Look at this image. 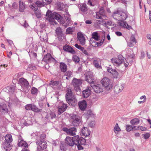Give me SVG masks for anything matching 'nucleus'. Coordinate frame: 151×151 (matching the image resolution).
Instances as JSON below:
<instances>
[{
    "label": "nucleus",
    "mask_w": 151,
    "mask_h": 151,
    "mask_svg": "<svg viewBox=\"0 0 151 151\" xmlns=\"http://www.w3.org/2000/svg\"><path fill=\"white\" fill-rule=\"evenodd\" d=\"M46 18L50 24L54 25L57 24L55 19L57 20L61 24H63L64 23V20L62 17L56 13H52V12L49 10L47 12L46 15Z\"/></svg>",
    "instance_id": "1"
},
{
    "label": "nucleus",
    "mask_w": 151,
    "mask_h": 151,
    "mask_svg": "<svg viewBox=\"0 0 151 151\" xmlns=\"http://www.w3.org/2000/svg\"><path fill=\"white\" fill-rule=\"evenodd\" d=\"M19 83L22 87L21 90L23 92H28L30 88L28 81L24 78H21L19 80Z\"/></svg>",
    "instance_id": "2"
},
{
    "label": "nucleus",
    "mask_w": 151,
    "mask_h": 151,
    "mask_svg": "<svg viewBox=\"0 0 151 151\" xmlns=\"http://www.w3.org/2000/svg\"><path fill=\"white\" fill-rule=\"evenodd\" d=\"M70 116L72 122L71 126H78L81 124V119L80 117L74 114H70Z\"/></svg>",
    "instance_id": "3"
},
{
    "label": "nucleus",
    "mask_w": 151,
    "mask_h": 151,
    "mask_svg": "<svg viewBox=\"0 0 151 151\" xmlns=\"http://www.w3.org/2000/svg\"><path fill=\"white\" fill-rule=\"evenodd\" d=\"M101 83L106 90L109 91L113 87L112 82L107 78L105 77L103 78L101 80Z\"/></svg>",
    "instance_id": "4"
},
{
    "label": "nucleus",
    "mask_w": 151,
    "mask_h": 151,
    "mask_svg": "<svg viewBox=\"0 0 151 151\" xmlns=\"http://www.w3.org/2000/svg\"><path fill=\"white\" fill-rule=\"evenodd\" d=\"M96 18L97 19H99L100 20H107L108 19V17L105 14V12L103 7H101L100 9L99 12L96 13Z\"/></svg>",
    "instance_id": "5"
},
{
    "label": "nucleus",
    "mask_w": 151,
    "mask_h": 151,
    "mask_svg": "<svg viewBox=\"0 0 151 151\" xmlns=\"http://www.w3.org/2000/svg\"><path fill=\"white\" fill-rule=\"evenodd\" d=\"M125 59L122 55H119L118 58H113L111 60L112 63L116 66H119L124 62Z\"/></svg>",
    "instance_id": "6"
},
{
    "label": "nucleus",
    "mask_w": 151,
    "mask_h": 151,
    "mask_svg": "<svg viewBox=\"0 0 151 151\" xmlns=\"http://www.w3.org/2000/svg\"><path fill=\"white\" fill-rule=\"evenodd\" d=\"M71 84L74 86V89L75 91H80V86L82 84L81 80L74 78L72 80Z\"/></svg>",
    "instance_id": "7"
},
{
    "label": "nucleus",
    "mask_w": 151,
    "mask_h": 151,
    "mask_svg": "<svg viewBox=\"0 0 151 151\" xmlns=\"http://www.w3.org/2000/svg\"><path fill=\"white\" fill-rule=\"evenodd\" d=\"M77 139L78 137L76 136L72 137H67L65 139V142L69 145L73 146L75 145L76 141L78 140Z\"/></svg>",
    "instance_id": "8"
},
{
    "label": "nucleus",
    "mask_w": 151,
    "mask_h": 151,
    "mask_svg": "<svg viewBox=\"0 0 151 151\" xmlns=\"http://www.w3.org/2000/svg\"><path fill=\"white\" fill-rule=\"evenodd\" d=\"M36 144L40 147H37V151H41L43 149H45L47 147V142L43 140H38L36 141Z\"/></svg>",
    "instance_id": "9"
},
{
    "label": "nucleus",
    "mask_w": 151,
    "mask_h": 151,
    "mask_svg": "<svg viewBox=\"0 0 151 151\" xmlns=\"http://www.w3.org/2000/svg\"><path fill=\"white\" fill-rule=\"evenodd\" d=\"M43 61L47 63H55L56 60L52 57L50 53H47L45 55L43 58Z\"/></svg>",
    "instance_id": "10"
},
{
    "label": "nucleus",
    "mask_w": 151,
    "mask_h": 151,
    "mask_svg": "<svg viewBox=\"0 0 151 151\" xmlns=\"http://www.w3.org/2000/svg\"><path fill=\"white\" fill-rule=\"evenodd\" d=\"M91 86L93 89L94 91L96 93H100L103 91V88L100 84H93L91 85Z\"/></svg>",
    "instance_id": "11"
},
{
    "label": "nucleus",
    "mask_w": 151,
    "mask_h": 151,
    "mask_svg": "<svg viewBox=\"0 0 151 151\" xmlns=\"http://www.w3.org/2000/svg\"><path fill=\"white\" fill-rule=\"evenodd\" d=\"M66 99L68 104L70 105L74 106L77 104V100L75 96H72L70 98Z\"/></svg>",
    "instance_id": "12"
},
{
    "label": "nucleus",
    "mask_w": 151,
    "mask_h": 151,
    "mask_svg": "<svg viewBox=\"0 0 151 151\" xmlns=\"http://www.w3.org/2000/svg\"><path fill=\"white\" fill-rule=\"evenodd\" d=\"M124 84L123 83H119L116 84L114 87V91L116 93L120 92L124 88Z\"/></svg>",
    "instance_id": "13"
},
{
    "label": "nucleus",
    "mask_w": 151,
    "mask_h": 151,
    "mask_svg": "<svg viewBox=\"0 0 151 151\" xmlns=\"http://www.w3.org/2000/svg\"><path fill=\"white\" fill-rule=\"evenodd\" d=\"M67 105L61 102L58 107V114H60L64 112L67 109Z\"/></svg>",
    "instance_id": "14"
},
{
    "label": "nucleus",
    "mask_w": 151,
    "mask_h": 151,
    "mask_svg": "<svg viewBox=\"0 0 151 151\" xmlns=\"http://www.w3.org/2000/svg\"><path fill=\"white\" fill-rule=\"evenodd\" d=\"M77 37L78 40L79 41L80 44L82 45H85L86 39L83 34L81 32H78L77 34Z\"/></svg>",
    "instance_id": "15"
},
{
    "label": "nucleus",
    "mask_w": 151,
    "mask_h": 151,
    "mask_svg": "<svg viewBox=\"0 0 151 151\" xmlns=\"http://www.w3.org/2000/svg\"><path fill=\"white\" fill-rule=\"evenodd\" d=\"M128 13L127 12H124L123 11L120 10L119 20V21H124L128 17Z\"/></svg>",
    "instance_id": "16"
},
{
    "label": "nucleus",
    "mask_w": 151,
    "mask_h": 151,
    "mask_svg": "<svg viewBox=\"0 0 151 151\" xmlns=\"http://www.w3.org/2000/svg\"><path fill=\"white\" fill-rule=\"evenodd\" d=\"M128 45L130 47H133L136 43L135 39L134 36L132 35L130 37L129 40L127 41Z\"/></svg>",
    "instance_id": "17"
},
{
    "label": "nucleus",
    "mask_w": 151,
    "mask_h": 151,
    "mask_svg": "<svg viewBox=\"0 0 151 151\" xmlns=\"http://www.w3.org/2000/svg\"><path fill=\"white\" fill-rule=\"evenodd\" d=\"M93 63L95 67L97 68H101V59L99 58L95 59L93 61Z\"/></svg>",
    "instance_id": "18"
},
{
    "label": "nucleus",
    "mask_w": 151,
    "mask_h": 151,
    "mask_svg": "<svg viewBox=\"0 0 151 151\" xmlns=\"http://www.w3.org/2000/svg\"><path fill=\"white\" fill-rule=\"evenodd\" d=\"M105 19L98 20H97L96 21L100 24H103L105 25H107L110 26H111L113 24V25H114L113 24V22L111 21H108L106 22H105Z\"/></svg>",
    "instance_id": "19"
},
{
    "label": "nucleus",
    "mask_w": 151,
    "mask_h": 151,
    "mask_svg": "<svg viewBox=\"0 0 151 151\" xmlns=\"http://www.w3.org/2000/svg\"><path fill=\"white\" fill-rule=\"evenodd\" d=\"M90 131L88 128L83 127L81 130V133L85 137H88L90 134Z\"/></svg>",
    "instance_id": "20"
},
{
    "label": "nucleus",
    "mask_w": 151,
    "mask_h": 151,
    "mask_svg": "<svg viewBox=\"0 0 151 151\" xmlns=\"http://www.w3.org/2000/svg\"><path fill=\"white\" fill-rule=\"evenodd\" d=\"M82 96L84 98H87L91 94V89L89 87H87L86 89L82 92Z\"/></svg>",
    "instance_id": "21"
},
{
    "label": "nucleus",
    "mask_w": 151,
    "mask_h": 151,
    "mask_svg": "<svg viewBox=\"0 0 151 151\" xmlns=\"http://www.w3.org/2000/svg\"><path fill=\"white\" fill-rule=\"evenodd\" d=\"M63 49L66 51L72 54H74L75 51L71 47L68 45H65L63 47Z\"/></svg>",
    "instance_id": "22"
},
{
    "label": "nucleus",
    "mask_w": 151,
    "mask_h": 151,
    "mask_svg": "<svg viewBox=\"0 0 151 151\" xmlns=\"http://www.w3.org/2000/svg\"><path fill=\"white\" fill-rule=\"evenodd\" d=\"M78 105L80 109L83 111L86 108L87 104L86 101L85 100H83L79 102Z\"/></svg>",
    "instance_id": "23"
},
{
    "label": "nucleus",
    "mask_w": 151,
    "mask_h": 151,
    "mask_svg": "<svg viewBox=\"0 0 151 151\" xmlns=\"http://www.w3.org/2000/svg\"><path fill=\"white\" fill-rule=\"evenodd\" d=\"M76 129L75 128L72 127L68 129H67L66 132L68 134L70 135L74 136L76 135Z\"/></svg>",
    "instance_id": "24"
},
{
    "label": "nucleus",
    "mask_w": 151,
    "mask_h": 151,
    "mask_svg": "<svg viewBox=\"0 0 151 151\" xmlns=\"http://www.w3.org/2000/svg\"><path fill=\"white\" fill-rule=\"evenodd\" d=\"M3 147L4 150L6 151H9L12 148V145L11 143L4 142Z\"/></svg>",
    "instance_id": "25"
},
{
    "label": "nucleus",
    "mask_w": 151,
    "mask_h": 151,
    "mask_svg": "<svg viewBox=\"0 0 151 151\" xmlns=\"http://www.w3.org/2000/svg\"><path fill=\"white\" fill-rule=\"evenodd\" d=\"M104 41V39H103V40H101V41L99 43V42H96L94 41H93L91 40V39L90 40V43H91V45L93 46L94 47H96L98 46L101 45H102Z\"/></svg>",
    "instance_id": "26"
},
{
    "label": "nucleus",
    "mask_w": 151,
    "mask_h": 151,
    "mask_svg": "<svg viewBox=\"0 0 151 151\" xmlns=\"http://www.w3.org/2000/svg\"><path fill=\"white\" fill-rule=\"evenodd\" d=\"M59 67L61 71L62 72L65 73L67 70V65L64 63H60Z\"/></svg>",
    "instance_id": "27"
},
{
    "label": "nucleus",
    "mask_w": 151,
    "mask_h": 151,
    "mask_svg": "<svg viewBox=\"0 0 151 151\" xmlns=\"http://www.w3.org/2000/svg\"><path fill=\"white\" fill-rule=\"evenodd\" d=\"M5 142L6 143H11L13 141L12 136L9 134H7L5 136Z\"/></svg>",
    "instance_id": "28"
},
{
    "label": "nucleus",
    "mask_w": 151,
    "mask_h": 151,
    "mask_svg": "<svg viewBox=\"0 0 151 151\" xmlns=\"http://www.w3.org/2000/svg\"><path fill=\"white\" fill-rule=\"evenodd\" d=\"M120 10H117L115 11L113 13L112 17L115 19L119 20Z\"/></svg>",
    "instance_id": "29"
},
{
    "label": "nucleus",
    "mask_w": 151,
    "mask_h": 151,
    "mask_svg": "<svg viewBox=\"0 0 151 151\" xmlns=\"http://www.w3.org/2000/svg\"><path fill=\"white\" fill-rule=\"evenodd\" d=\"M18 145L19 147L27 148L28 147V144L25 141L20 140L18 143Z\"/></svg>",
    "instance_id": "30"
},
{
    "label": "nucleus",
    "mask_w": 151,
    "mask_h": 151,
    "mask_svg": "<svg viewBox=\"0 0 151 151\" xmlns=\"http://www.w3.org/2000/svg\"><path fill=\"white\" fill-rule=\"evenodd\" d=\"M93 78L92 75H88L87 76L86 78V80L88 83L91 85L93 84Z\"/></svg>",
    "instance_id": "31"
},
{
    "label": "nucleus",
    "mask_w": 151,
    "mask_h": 151,
    "mask_svg": "<svg viewBox=\"0 0 151 151\" xmlns=\"http://www.w3.org/2000/svg\"><path fill=\"white\" fill-rule=\"evenodd\" d=\"M78 137V140L76 142H79V144L83 145H85L86 144V140L83 137H79L78 135L76 136Z\"/></svg>",
    "instance_id": "32"
},
{
    "label": "nucleus",
    "mask_w": 151,
    "mask_h": 151,
    "mask_svg": "<svg viewBox=\"0 0 151 151\" xmlns=\"http://www.w3.org/2000/svg\"><path fill=\"white\" fill-rule=\"evenodd\" d=\"M0 111L4 113L8 112V109L7 108V106L6 104L0 105Z\"/></svg>",
    "instance_id": "33"
},
{
    "label": "nucleus",
    "mask_w": 151,
    "mask_h": 151,
    "mask_svg": "<svg viewBox=\"0 0 151 151\" xmlns=\"http://www.w3.org/2000/svg\"><path fill=\"white\" fill-rule=\"evenodd\" d=\"M19 10L21 12H23L24 11L25 6L24 3L22 1H19Z\"/></svg>",
    "instance_id": "34"
},
{
    "label": "nucleus",
    "mask_w": 151,
    "mask_h": 151,
    "mask_svg": "<svg viewBox=\"0 0 151 151\" xmlns=\"http://www.w3.org/2000/svg\"><path fill=\"white\" fill-rule=\"evenodd\" d=\"M31 110L35 112H40L42 110V109H40L34 104H32Z\"/></svg>",
    "instance_id": "35"
},
{
    "label": "nucleus",
    "mask_w": 151,
    "mask_h": 151,
    "mask_svg": "<svg viewBox=\"0 0 151 151\" xmlns=\"http://www.w3.org/2000/svg\"><path fill=\"white\" fill-rule=\"evenodd\" d=\"M67 92L65 96L66 99L70 98L72 96H74V95H72V91L71 89H68Z\"/></svg>",
    "instance_id": "36"
},
{
    "label": "nucleus",
    "mask_w": 151,
    "mask_h": 151,
    "mask_svg": "<svg viewBox=\"0 0 151 151\" xmlns=\"http://www.w3.org/2000/svg\"><path fill=\"white\" fill-rule=\"evenodd\" d=\"M139 122V119L138 118H135L130 121L131 124L133 125L138 124Z\"/></svg>",
    "instance_id": "37"
},
{
    "label": "nucleus",
    "mask_w": 151,
    "mask_h": 151,
    "mask_svg": "<svg viewBox=\"0 0 151 151\" xmlns=\"http://www.w3.org/2000/svg\"><path fill=\"white\" fill-rule=\"evenodd\" d=\"M114 131L116 134H117L119 132L121 131V129L119 126L118 123H116L114 128Z\"/></svg>",
    "instance_id": "38"
},
{
    "label": "nucleus",
    "mask_w": 151,
    "mask_h": 151,
    "mask_svg": "<svg viewBox=\"0 0 151 151\" xmlns=\"http://www.w3.org/2000/svg\"><path fill=\"white\" fill-rule=\"evenodd\" d=\"M56 34L58 35L61 36L63 37V34L61 29L60 27H57L55 30Z\"/></svg>",
    "instance_id": "39"
},
{
    "label": "nucleus",
    "mask_w": 151,
    "mask_h": 151,
    "mask_svg": "<svg viewBox=\"0 0 151 151\" xmlns=\"http://www.w3.org/2000/svg\"><path fill=\"white\" fill-rule=\"evenodd\" d=\"M118 24L120 26L125 28L127 27V23L126 22H124V21H120L118 22Z\"/></svg>",
    "instance_id": "40"
},
{
    "label": "nucleus",
    "mask_w": 151,
    "mask_h": 151,
    "mask_svg": "<svg viewBox=\"0 0 151 151\" xmlns=\"http://www.w3.org/2000/svg\"><path fill=\"white\" fill-rule=\"evenodd\" d=\"M97 32H93L92 34V38L98 41L99 39V37L98 36Z\"/></svg>",
    "instance_id": "41"
},
{
    "label": "nucleus",
    "mask_w": 151,
    "mask_h": 151,
    "mask_svg": "<svg viewBox=\"0 0 151 151\" xmlns=\"http://www.w3.org/2000/svg\"><path fill=\"white\" fill-rule=\"evenodd\" d=\"M74 30V29L73 28L71 27H69L68 28L66 29V34H71Z\"/></svg>",
    "instance_id": "42"
},
{
    "label": "nucleus",
    "mask_w": 151,
    "mask_h": 151,
    "mask_svg": "<svg viewBox=\"0 0 151 151\" xmlns=\"http://www.w3.org/2000/svg\"><path fill=\"white\" fill-rule=\"evenodd\" d=\"M72 59L73 61L76 63H78L80 61L79 58L77 55H73L72 58Z\"/></svg>",
    "instance_id": "43"
},
{
    "label": "nucleus",
    "mask_w": 151,
    "mask_h": 151,
    "mask_svg": "<svg viewBox=\"0 0 151 151\" xmlns=\"http://www.w3.org/2000/svg\"><path fill=\"white\" fill-rule=\"evenodd\" d=\"M59 83V82L58 81H52L50 82V84L53 86H56L58 85Z\"/></svg>",
    "instance_id": "44"
},
{
    "label": "nucleus",
    "mask_w": 151,
    "mask_h": 151,
    "mask_svg": "<svg viewBox=\"0 0 151 151\" xmlns=\"http://www.w3.org/2000/svg\"><path fill=\"white\" fill-rule=\"evenodd\" d=\"M81 10L83 12H86L87 10L86 4H83L82 5L81 8Z\"/></svg>",
    "instance_id": "45"
},
{
    "label": "nucleus",
    "mask_w": 151,
    "mask_h": 151,
    "mask_svg": "<svg viewBox=\"0 0 151 151\" xmlns=\"http://www.w3.org/2000/svg\"><path fill=\"white\" fill-rule=\"evenodd\" d=\"M81 51L83 53L87 56H89L90 55V53L84 47L83 48V49L81 50Z\"/></svg>",
    "instance_id": "46"
},
{
    "label": "nucleus",
    "mask_w": 151,
    "mask_h": 151,
    "mask_svg": "<svg viewBox=\"0 0 151 151\" xmlns=\"http://www.w3.org/2000/svg\"><path fill=\"white\" fill-rule=\"evenodd\" d=\"M133 129L132 126L130 125H127L126 126V130L128 132H129Z\"/></svg>",
    "instance_id": "47"
},
{
    "label": "nucleus",
    "mask_w": 151,
    "mask_h": 151,
    "mask_svg": "<svg viewBox=\"0 0 151 151\" xmlns=\"http://www.w3.org/2000/svg\"><path fill=\"white\" fill-rule=\"evenodd\" d=\"M143 137L145 139H148L150 137V134L149 133L142 134Z\"/></svg>",
    "instance_id": "48"
},
{
    "label": "nucleus",
    "mask_w": 151,
    "mask_h": 151,
    "mask_svg": "<svg viewBox=\"0 0 151 151\" xmlns=\"http://www.w3.org/2000/svg\"><path fill=\"white\" fill-rule=\"evenodd\" d=\"M52 0H42L44 5H47L50 4L52 1Z\"/></svg>",
    "instance_id": "49"
},
{
    "label": "nucleus",
    "mask_w": 151,
    "mask_h": 151,
    "mask_svg": "<svg viewBox=\"0 0 151 151\" xmlns=\"http://www.w3.org/2000/svg\"><path fill=\"white\" fill-rule=\"evenodd\" d=\"M37 88L33 87L31 90V92L32 94H35L37 93Z\"/></svg>",
    "instance_id": "50"
},
{
    "label": "nucleus",
    "mask_w": 151,
    "mask_h": 151,
    "mask_svg": "<svg viewBox=\"0 0 151 151\" xmlns=\"http://www.w3.org/2000/svg\"><path fill=\"white\" fill-rule=\"evenodd\" d=\"M36 4L39 7H41L44 6V4L43 2H41L40 1H37L36 2Z\"/></svg>",
    "instance_id": "51"
},
{
    "label": "nucleus",
    "mask_w": 151,
    "mask_h": 151,
    "mask_svg": "<svg viewBox=\"0 0 151 151\" xmlns=\"http://www.w3.org/2000/svg\"><path fill=\"white\" fill-rule=\"evenodd\" d=\"M75 145H77L78 150H81L83 149V147L81 146L82 145L80 144L79 142H76Z\"/></svg>",
    "instance_id": "52"
},
{
    "label": "nucleus",
    "mask_w": 151,
    "mask_h": 151,
    "mask_svg": "<svg viewBox=\"0 0 151 151\" xmlns=\"http://www.w3.org/2000/svg\"><path fill=\"white\" fill-rule=\"evenodd\" d=\"M36 69L35 67H33L31 65H29L27 69V70L29 71H31L32 70H34Z\"/></svg>",
    "instance_id": "53"
},
{
    "label": "nucleus",
    "mask_w": 151,
    "mask_h": 151,
    "mask_svg": "<svg viewBox=\"0 0 151 151\" xmlns=\"http://www.w3.org/2000/svg\"><path fill=\"white\" fill-rule=\"evenodd\" d=\"M65 75L68 77H70L72 75V73L70 71H68L65 73Z\"/></svg>",
    "instance_id": "54"
},
{
    "label": "nucleus",
    "mask_w": 151,
    "mask_h": 151,
    "mask_svg": "<svg viewBox=\"0 0 151 151\" xmlns=\"http://www.w3.org/2000/svg\"><path fill=\"white\" fill-rule=\"evenodd\" d=\"M137 130H141L142 131H145L147 129L146 128L142 126H139L137 127Z\"/></svg>",
    "instance_id": "55"
},
{
    "label": "nucleus",
    "mask_w": 151,
    "mask_h": 151,
    "mask_svg": "<svg viewBox=\"0 0 151 151\" xmlns=\"http://www.w3.org/2000/svg\"><path fill=\"white\" fill-rule=\"evenodd\" d=\"M32 104H28L26 105L25 107L27 110H30L31 109Z\"/></svg>",
    "instance_id": "56"
},
{
    "label": "nucleus",
    "mask_w": 151,
    "mask_h": 151,
    "mask_svg": "<svg viewBox=\"0 0 151 151\" xmlns=\"http://www.w3.org/2000/svg\"><path fill=\"white\" fill-rule=\"evenodd\" d=\"M50 116L51 119L55 118L56 117V115L55 114L52 112H50Z\"/></svg>",
    "instance_id": "57"
},
{
    "label": "nucleus",
    "mask_w": 151,
    "mask_h": 151,
    "mask_svg": "<svg viewBox=\"0 0 151 151\" xmlns=\"http://www.w3.org/2000/svg\"><path fill=\"white\" fill-rule=\"evenodd\" d=\"M75 46L76 48H77L78 49L80 50L81 51V50L82 49H83V47H82L81 46L78 45V44H75Z\"/></svg>",
    "instance_id": "58"
},
{
    "label": "nucleus",
    "mask_w": 151,
    "mask_h": 151,
    "mask_svg": "<svg viewBox=\"0 0 151 151\" xmlns=\"http://www.w3.org/2000/svg\"><path fill=\"white\" fill-rule=\"evenodd\" d=\"M98 97L96 96H95L92 97L91 100L92 101L94 102L98 100Z\"/></svg>",
    "instance_id": "59"
},
{
    "label": "nucleus",
    "mask_w": 151,
    "mask_h": 151,
    "mask_svg": "<svg viewBox=\"0 0 151 151\" xmlns=\"http://www.w3.org/2000/svg\"><path fill=\"white\" fill-rule=\"evenodd\" d=\"M89 126L91 127H94L95 125V122L94 121H92L89 124Z\"/></svg>",
    "instance_id": "60"
},
{
    "label": "nucleus",
    "mask_w": 151,
    "mask_h": 151,
    "mask_svg": "<svg viewBox=\"0 0 151 151\" xmlns=\"http://www.w3.org/2000/svg\"><path fill=\"white\" fill-rule=\"evenodd\" d=\"M147 37L148 39L150 40V41L148 42V44L149 45H151V35L150 34H148L147 35Z\"/></svg>",
    "instance_id": "61"
},
{
    "label": "nucleus",
    "mask_w": 151,
    "mask_h": 151,
    "mask_svg": "<svg viewBox=\"0 0 151 151\" xmlns=\"http://www.w3.org/2000/svg\"><path fill=\"white\" fill-rule=\"evenodd\" d=\"M140 99L141 100H142V101H146V97L145 95L143 96H141L140 98Z\"/></svg>",
    "instance_id": "62"
},
{
    "label": "nucleus",
    "mask_w": 151,
    "mask_h": 151,
    "mask_svg": "<svg viewBox=\"0 0 151 151\" xmlns=\"http://www.w3.org/2000/svg\"><path fill=\"white\" fill-rule=\"evenodd\" d=\"M113 75L117 76L118 75V73L117 72L116 70H113V72L112 73H111Z\"/></svg>",
    "instance_id": "63"
},
{
    "label": "nucleus",
    "mask_w": 151,
    "mask_h": 151,
    "mask_svg": "<svg viewBox=\"0 0 151 151\" xmlns=\"http://www.w3.org/2000/svg\"><path fill=\"white\" fill-rule=\"evenodd\" d=\"M113 69H112L111 68H108L107 69V71L109 72L110 73H112V72H113Z\"/></svg>",
    "instance_id": "64"
}]
</instances>
